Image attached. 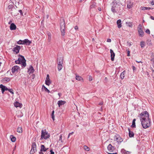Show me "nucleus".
Instances as JSON below:
<instances>
[{"mask_svg": "<svg viewBox=\"0 0 154 154\" xmlns=\"http://www.w3.org/2000/svg\"><path fill=\"white\" fill-rule=\"evenodd\" d=\"M20 46L16 45V47H14L13 50V51L16 53V54H17L20 49Z\"/></svg>", "mask_w": 154, "mask_h": 154, "instance_id": "nucleus-10", "label": "nucleus"}, {"mask_svg": "<svg viewBox=\"0 0 154 154\" xmlns=\"http://www.w3.org/2000/svg\"><path fill=\"white\" fill-rule=\"evenodd\" d=\"M146 32L148 34H149L150 33V30L148 29H147L146 30Z\"/></svg>", "mask_w": 154, "mask_h": 154, "instance_id": "nucleus-44", "label": "nucleus"}, {"mask_svg": "<svg viewBox=\"0 0 154 154\" xmlns=\"http://www.w3.org/2000/svg\"><path fill=\"white\" fill-rule=\"evenodd\" d=\"M73 132H72L71 133H70L69 134V135H68V138H69V136L71 135H72L73 134Z\"/></svg>", "mask_w": 154, "mask_h": 154, "instance_id": "nucleus-54", "label": "nucleus"}, {"mask_svg": "<svg viewBox=\"0 0 154 154\" xmlns=\"http://www.w3.org/2000/svg\"><path fill=\"white\" fill-rule=\"evenodd\" d=\"M36 145L35 143L33 142L32 143V148L30 152V154H33L36 151Z\"/></svg>", "mask_w": 154, "mask_h": 154, "instance_id": "nucleus-6", "label": "nucleus"}, {"mask_svg": "<svg viewBox=\"0 0 154 154\" xmlns=\"http://www.w3.org/2000/svg\"><path fill=\"white\" fill-rule=\"evenodd\" d=\"M17 44L20 45L23 44V41L20 40L19 41L17 42Z\"/></svg>", "mask_w": 154, "mask_h": 154, "instance_id": "nucleus-42", "label": "nucleus"}, {"mask_svg": "<svg viewBox=\"0 0 154 154\" xmlns=\"http://www.w3.org/2000/svg\"><path fill=\"white\" fill-rule=\"evenodd\" d=\"M60 30L61 35L64 36L65 35V22L64 20H62L60 23Z\"/></svg>", "mask_w": 154, "mask_h": 154, "instance_id": "nucleus-5", "label": "nucleus"}, {"mask_svg": "<svg viewBox=\"0 0 154 154\" xmlns=\"http://www.w3.org/2000/svg\"><path fill=\"white\" fill-rule=\"evenodd\" d=\"M135 121H136V119H134L132 121V125L131 126L133 128H135L136 127V125H135Z\"/></svg>", "mask_w": 154, "mask_h": 154, "instance_id": "nucleus-29", "label": "nucleus"}, {"mask_svg": "<svg viewBox=\"0 0 154 154\" xmlns=\"http://www.w3.org/2000/svg\"><path fill=\"white\" fill-rule=\"evenodd\" d=\"M99 105H102L103 104V102H100L99 104Z\"/></svg>", "mask_w": 154, "mask_h": 154, "instance_id": "nucleus-59", "label": "nucleus"}, {"mask_svg": "<svg viewBox=\"0 0 154 154\" xmlns=\"http://www.w3.org/2000/svg\"><path fill=\"white\" fill-rule=\"evenodd\" d=\"M107 149L109 151L112 152L115 149V147L114 146H112L111 144H110L107 146Z\"/></svg>", "mask_w": 154, "mask_h": 154, "instance_id": "nucleus-13", "label": "nucleus"}, {"mask_svg": "<svg viewBox=\"0 0 154 154\" xmlns=\"http://www.w3.org/2000/svg\"><path fill=\"white\" fill-rule=\"evenodd\" d=\"M43 151H40L39 152V154H44L43 152Z\"/></svg>", "mask_w": 154, "mask_h": 154, "instance_id": "nucleus-56", "label": "nucleus"}, {"mask_svg": "<svg viewBox=\"0 0 154 154\" xmlns=\"http://www.w3.org/2000/svg\"><path fill=\"white\" fill-rule=\"evenodd\" d=\"M0 88L1 89L2 91V94H4V92L6 91H8V88L2 84L0 85Z\"/></svg>", "mask_w": 154, "mask_h": 154, "instance_id": "nucleus-12", "label": "nucleus"}, {"mask_svg": "<svg viewBox=\"0 0 154 154\" xmlns=\"http://www.w3.org/2000/svg\"><path fill=\"white\" fill-rule=\"evenodd\" d=\"M132 67L134 71L136 69V68L134 66H133Z\"/></svg>", "mask_w": 154, "mask_h": 154, "instance_id": "nucleus-55", "label": "nucleus"}, {"mask_svg": "<svg viewBox=\"0 0 154 154\" xmlns=\"http://www.w3.org/2000/svg\"><path fill=\"white\" fill-rule=\"evenodd\" d=\"M58 95L59 96V97H60L61 95V93H58Z\"/></svg>", "mask_w": 154, "mask_h": 154, "instance_id": "nucleus-61", "label": "nucleus"}, {"mask_svg": "<svg viewBox=\"0 0 154 154\" xmlns=\"http://www.w3.org/2000/svg\"><path fill=\"white\" fill-rule=\"evenodd\" d=\"M10 3H11V4L8 6V9L11 10L14 7V8L13 5H14V3H16V1L15 0H10Z\"/></svg>", "mask_w": 154, "mask_h": 154, "instance_id": "nucleus-8", "label": "nucleus"}, {"mask_svg": "<svg viewBox=\"0 0 154 154\" xmlns=\"http://www.w3.org/2000/svg\"><path fill=\"white\" fill-rule=\"evenodd\" d=\"M141 9L142 10L145 11L147 10H149L151 9V8L149 7H141Z\"/></svg>", "mask_w": 154, "mask_h": 154, "instance_id": "nucleus-33", "label": "nucleus"}, {"mask_svg": "<svg viewBox=\"0 0 154 154\" xmlns=\"http://www.w3.org/2000/svg\"><path fill=\"white\" fill-rule=\"evenodd\" d=\"M108 154H117L116 153H108Z\"/></svg>", "mask_w": 154, "mask_h": 154, "instance_id": "nucleus-62", "label": "nucleus"}, {"mask_svg": "<svg viewBox=\"0 0 154 154\" xmlns=\"http://www.w3.org/2000/svg\"><path fill=\"white\" fill-rule=\"evenodd\" d=\"M92 80V79L91 76H90L89 78V81H91Z\"/></svg>", "mask_w": 154, "mask_h": 154, "instance_id": "nucleus-47", "label": "nucleus"}, {"mask_svg": "<svg viewBox=\"0 0 154 154\" xmlns=\"http://www.w3.org/2000/svg\"><path fill=\"white\" fill-rule=\"evenodd\" d=\"M128 130L129 131V136L130 137H134V134L133 132L131 131H130V129L128 128Z\"/></svg>", "mask_w": 154, "mask_h": 154, "instance_id": "nucleus-23", "label": "nucleus"}, {"mask_svg": "<svg viewBox=\"0 0 154 154\" xmlns=\"http://www.w3.org/2000/svg\"><path fill=\"white\" fill-rule=\"evenodd\" d=\"M117 23L118 25V27L119 28H120L122 27V26L121 23V20H117Z\"/></svg>", "mask_w": 154, "mask_h": 154, "instance_id": "nucleus-26", "label": "nucleus"}, {"mask_svg": "<svg viewBox=\"0 0 154 154\" xmlns=\"http://www.w3.org/2000/svg\"><path fill=\"white\" fill-rule=\"evenodd\" d=\"M48 149V148H46L44 145H42L41 146V149L40 150V151L46 152Z\"/></svg>", "mask_w": 154, "mask_h": 154, "instance_id": "nucleus-20", "label": "nucleus"}, {"mask_svg": "<svg viewBox=\"0 0 154 154\" xmlns=\"http://www.w3.org/2000/svg\"><path fill=\"white\" fill-rule=\"evenodd\" d=\"M18 11L19 12V13L20 14L21 16H23V12L21 10H20Z\"/></svg>", "mask_w": 154, "mask_h": 154, "instance_id": "nucleus-43", "label": "nucleus"}, {"mask_svg": "<svg viewBox=\"0 0 154 154\" xmlns=\"http://www.w3.org/2000/svg\"><path fill=\"white\" fill-rule=\"evenodd\" d=\"M147 44H148L149 45H152V43L151 42V41H149V43H147Z\"/></svg>", "mask_w": 154, "mask_h": 154, "instance_id": "nucleus-57", "label": "nucleus"}, {"mask_svg": "<svg viewBox=\"0 0 154 154\" xmlns=\"http://www.w3.org/2000/svg\"><path fill=\"white\" fill-rule=\"evenodd\" d=\"M11 80V79L10 78L8 77H5L3 79H2L3 82L6 81V82H9Z\"/></svg>", "mask_w": 154, "mask_h": 154, "instance_id": "nucleus-28", "label": "nucleus"}, {"mask_svg": "<svg viewBox=\"0 0 154 154\" xmlns=\"http://www.w3.org/2000/svg\"><path fill=\"white\" fill-rule=\"evenodd\" d=\"M45 82V84L48 85H49L51 83V81L50 79L49 75L48 74L47 75Z\"/></svg>", "mask_w": 154, "mask_h": 154, "instance_id": "nucleus-11", "label": "nucleus"}, {"mask_svg": "<svg viewBox=\"0 0 154 154\" xmlns=\"http://www.w3.org/2000/svg\"><path fill=\"white\" fill-rule=\"evenodd\" d=\"M50 137V134L46 131V129L42 130L40 140H42L43 139L46 140L49 138Z\"/></svg>", "mask_w": 154, "mask_h": 154, "instance_id": "nucleus-3", "label": "nucleus"}, {"mask_svg": "<svg viewBox=\"0 0 154 154\" xmlns=\"http://www.w3.org/2000/svg\"><path fill=\"white\" fill-rule=\"evenodd\" d=\"M16 26L14 23H12L11 24L10 26V29L11 30H15L16 29Z\"/></svg>", "mask_w": 154, "mask_h": 154, "instance_id": "nucleus-21", "label": "nucleus"}, {"mask_svg": "<svg viewBox=\"0 0 154 154\" xmlns=\"http://www.w3.org/2000/svg\"><path fill=\"white\" fill-rule=\"evenodd\" d=\"M62 136L61 135H60L59 137V141H60L61 142H62Z\"/></svg>", "mask_w": 154, "mask_h": 154, "instance_id": "nucleus-48", "label": "nucleus"}, {"mask_svg": "<svg viewBox=\"0 0 154 154\" xmlns=\"http://www.w3.org/2000/svg\"><path fill=\"white\" fill-rule=\"evenodd\" d=\"M110 52L111 53V59L112 61H113L114 60V57L115 56V54L112 49H110Z\"/></svg>", "mask_w": 154, "mask_h": 154, "instance_id": "nucleus-16", "label": "nucleus"}, {"mask_svg": "<svg viewBox=\"0 0 154 154\" xmlns=\"http://www.w3.org/2000/svg\"><path fill=\"white\" fill-rule=\"evenodd\" d=\"M98 10L99 11H101V8H98Z\"/></svg>", "mask_w": 154, "mask_h": 154, "instance_id": "nucleus-63", "label": "nucleus"}, {"mask_svg": "<svg viewBox=\"0 0 154 154\" xmlns=\"http://www.w3.org/2000/svg\"><path fill=\"white\" fill-rule=\"evenodd\" d=\"M54 111L53 110L51 113V118L53 121L54 120Z\"/></svg>", "mask_w": 154, "mask_h": 154, "instance_id": "nucleus-38", "label": "nucleus"}, {"mask_svg": "<svg viewBox=\"0 0 154 154\" xmlns=\"http://www.w3.org/2000/svg\"><path fill=\"white\" fill-rule=\"evenodd\" d=\"M23 42V45L26 44L27 45H29L31 43V42L27 39H25Z\"/></svg>", "mask_w": 154, "mask_h": 154, "instance_id": "nucleus-18", "label": "nucleus"}, {"mask_svg": "<svg viewBox=\"0 0 154 154\" xmlns=\"http://www.w3.org/2000/svg\"><path fill=\"white\" fill-rule=\"evenodd\" d=\"M34 69L32 65L30 66V67L28 68L27 72L29 74L32 73L34 72Z\"/></svg>", "mask_w": 154, "mask_h": 154, "instance_id": "nucleus-14", "label": "nucleus"}, {"mask_svg": "<svg viewBox=\"0 0 154 154\" xmlns=\"http://www.w3.org/2000/svg\"><path fill=\"white\" fill-rule=\"evenodd\" d=\"M47 34L48 37H51V33L50 32H47Z\"/></svg>", "mask_w": 154, "mask_h": 154, "instance_id": "nucleus-46", "label": "nucleus"}, {"mask_svg": "<svg viewBox=\"0 0 154 154\" xmlns=\"http://www.w3.org/2000/svg\"><path fill=\"white\" fill-rule=\"evenodd\" d=\"M51 37H48V39L49 42H50L51 40Z\"/></svg>", "mask_w": 154, "mask_h": 154, "instance_id": "nucleus-53", "label": "nucleus"}, {"mask_svg": "<svg viewBox=\"0 0 154 154\" xmlns=\"http://www.w3.org/2000/svg\"><path fill=\"white\" fill-rule=\"evenodd\" d=\"M138 31L139 36L143 37L144 35V32L142 30V26L141 24H139L138 27Z\"/></svg>", "mask_w": 154, "mask_h": 154, "instance_id": "nucleus-7", "label": "nucleus"}, {"mask_svg": "<svg viewBox=\"0 0 154 154\" xmlns=\"http://www.w3.org/2000/svg\"><path fill=\"white\" fill-rule=\"evenodd\" d=\"M17 131L19 133H22V129L21 127H18L17 130Z\"/></svg>", "mask_w": 154, "mask_h": 154, "instance_id": "nucleus-30", "label": "nucleus"}, {"mask_svg": "<svg viewBox=\"0 0 154 154\" xmlns=\"http://www.w3.org/2000/svg\"><path fill=\"white\" fill-rule=\"evenodd\" d=\"M75 79L76 80H79V81H83V79L79 75H76L75 77Z\"/></svg>", "mask_w": 154, "mask_h": 154, "instance_id": "nucleus-25", "label": "nucleus"}, {"mask_svg": "<svg viewBox=\"0 0 154 154\" xmlns=\"http://www.w3.org/2000/svg\"><path fill=\"white\" fill-rule=\"evenodd\" d=\"M149 114L147 111H143L139 114V117L140 120L148 119L149 118Z\"/></svg>", "mask_w": 154, "mask_h": 154, "instance_id": "nucleus-4", "label": "nucleus"}, {"mask_svg": "<svg viewBox=\"0 0 154 154\" xmlns=\"http://www.w3.org/2000/svg\"><path fill=\"white\" fill-rule=\"evenodd\" d=\"M8 91H9L12 94H14V93L13 92V90L12 89H8Z\"/></svg>", "mask_w": 154, "mask_h": 154, "instance_id": "nucleus-41", "label": "nucleus"}, {"mask_svg": "<svg viewBox=\"0 0 154 154\" xmlns=\"http://www.w3.org/2000/svg\"><path fill=\"white\" fill-rule=\"evenodd\" d=\"M19 56L20 57H19L17 60L15 61V63L16 64H20L22 65V67L23 68H24L26 66V60L24 57L20 54Z\"/></svg>", "mask_w": 154, "mask_h": 154, "instance_id": "nucleus-1", "label": "nucleus"}, {"mask_svg": "<svg viewBox=\"0 0 154 154\" xmlns=\"http://www.w3.org/2000/svg\"><path fill=\"white\" fill-rule=\"evenodd\" d=\"M133 5V3L130 1L127 2V8H128L130 9L132 8Z\"/></svg>", "mask_w": 154, "mask_h": 154, "instance_id": "nucleus-15", "label": "nucleus"}, {"mask_svg": "<svg viewBox=\"0 0 154 154\" xmlns=\"http://www.w3.org/2000/svg\"><path fill=\"white\" fill-rule=\"evenodd\" d=\"M66 102L65 101L59 100L57 104H58L59 106L60 107V106L64 104Z\"/></svg>", "mask_w": 154, "mask_h": 154, "instance_id": "nucleus-24", "label": "nucleus"}, {"mask_svg": "<svg viewBox=\"0 0 154 154\" xmlns=\"http://www.w3.org/2000/svg\"><path fill=\"white\" fill-rule=\"evenodd\" d=\"M43 88H44L45 91L47 92L48 93H49L50 92L49 90H48L44 85H43L42 86V89Z\"/></svg>", "mask_w": 154, "mask_h": 154, "instance_id": "nucleus-32", "label": "nucleus"}, {"mask_svg": "<svg viewBox=\"0 0 154 154\" xmlns=\"http://www.w3.org/2000/svg\"><path fill=\"white\" fill-rule=\"evenodd\" d=\"M150 17L151 18V19H154V17L152 16H150Z\"/></svg>", "mask_w": 154, "mask_h": 154, "instance_id": "nucleus-64", "label": "nucleus"}, {"mask_svg": "<svg viewBox=\"0 0 154 154\" xmlns=\"http://www.w3.org/2000/svg\"><path fill=\"white\" fill-rule=\"evenodd\" d=\"M75 29H78V27L77 26H75Z\"/></svg>", "mask_w": 154, "mask_h": 154, "instance_id": "nucleus-58", "label": "nucleus"}, {"mask_svg": "<svg viewBox=\"0 0 154 154\" xmlns=\"http://www.w3.org/2000/svg\"><path fill=\"white\" fill-rule=\"evenodd\" d=\"M63 59H59V61L58 62V64H62L63 63Z\"/></svg>", "mask_w": 154, "mask_h": 154, "instance_id": "nucleus-40", "label": "nucleus"}, {"mask_svg": "<svg viewBox=\"0 0 154 154\" xmlns=\"http://www.w3.org/2000/svg\"><path fill=\"white\" fill-rule=\"evenodd\" d=\"M49 17V15L47 14L46 16V17H45V18L48 19Z\"/></svg>", "mask_w": 154, "mask_h": 154, "instance_id": "nucleus-60", "label": "nucleus"}, {"mask_svg": "<svg viewBox=\"0 0 154 154\" xmlns=\"http://www.w3.org/2000/svg\"><path fill=\"white\" fill-rule=\"evenodd\" d=\"M32 79H34L35 77V75L34 74H33L32 75Z\"/></svg>", "mask_w": 154, "mask_h": 154, "instance_id": "nucleus-51", "label": "nucleus"}, {"mask_svg": "<svg viewBox=\"0 0 154 154\" xmlns=\"http://www.w3.org/2000/svg\"><path fill=\"white\" fill-rule=\"evenodd\" d=\"M115 140L118 143H120L123 140L119 136H115Z\"/></svg>", "mask_w": 154, "mask_h": 154, "instance_id": "nucleus-9", "label": "nucleus"}, {"mask_svg": "<svg viewBox=\"0 0 154 154\" xmlns=\"http://www.w3.org/2000/svg\"><path fill=\"white\" fill-rule=\"evenodd\" d=\"M126 24L127 25V26L130 27H131L132 26V24L130 22H126Z\"/></svg>", "mask_w": 154, "mask_h": 154, "instance_id": "nucleus-36", "label": "nucleus"}, {"mask_svg": "<svg viewBox=\"0 0 154 154\" xmlns=\"http://www.w3.org/2000/svg\"><path fill=\"white\" fill-rule=\"evenodd\" d=\"M140 45L141 48L144 47L145 45V43L144 42H141L140 43Z\"/></svg>", "mask_w": 154, "mask_h": 154, "instance_id": "nucleus-35", "label": "nucleus"}, {"mask_svg": "<svg viewBox=\"0 0 154 154\" xmlns=\"http://www.w3.org/2000/svg\"><path fill=\"white\" fill-rule=\"evenodd\" d=\"M127 56H130V51H128Z\"/></svg>", "mask_w": 154, "mask_h": 154, "instance_id": "nucleus-52", "label": "nucleus"}, {"mask_svg": "<svg viewBox=\"0 0 154 154\" xmlns=\"http://www.w3.org/2000/svg\"><path fill=\"white\" fill-rule=\"evenodd\" d=\"M96 4V2L92 1H91L90 7V10H91L92 9L95 8Z\"/></svg>", "mask_w": 154, "mask_h": 154, "instance_id": "nucleus-17", "label": "nucleus"}, {"mask_svg": "<svg viewBox=\"0 0 154 154\" xmlns=\"http://www.w3.org/2000/svg\"><path fill=\"white\" fill-rule=\"evenodd\" d=\"M150 3L152 5H154V0H152Z\"/></svg>", "mask_w": 154, "mask_h": 154, "instance_id": "nucleus-45", "label": "nucleus"}, {"mask_svg": "<svg viewBox=\"0 0 154 154\" xmlns=\"http://www.w3.org/2000/svg\"><path fill=\"white\" fill-rule=\"evenodd\" d=\"M116 7L112 6L111 8V11L113 13H116L117 12L115 9Z\"/></svg>", "mask_w": 154, "mask_h": 154, "instance_id": "nucleus-37", "label": "nucleus"}, {"mask_svg": "<svg viewBox=\"0 0 154 154\" xmlns=\"http://www.w3.org/2000/svg\"><path fill=\"white\" fill-rule=\"evenodd\" d=\"M10 138L11 139V140L12 142H15L16 140V138L15 137H14L13 135H11L10 136Z\"/></svg>", "mask_w": 154, "mask_h": 154, "instance_id": "nucleus-27", "label": "nucleus"}, {"mask_svg": "<svg viewBox=\"0 0 154 154\" xmlns=\"http://www.w3.org/2000/svg\"><path fill=\"white\" fill-rule=\"evenodd\" d=\"M111 39L110 38L107 39V42H111Z\"/></svg>", "mask_w": 154, "mask_h": 154, "instance_id": "nucleus-50", "label": "nucleus"}, {"mask_svg": "<svg viewBox=\"0 0 154 154\" xmlns=\"http://www.w3.org/2000/svg\"><path fill=\"white\" fill-rule=\"evenodd\" d=\"M84 148L85 150L89 151V148L86 146H84Z\"/></svg>", "mask_w": 154, "mask_h": 154, "instance_id": "nucleus-39", "label": "nucleus"}, {"mask_svg": "<svg viewBox=\"0 0 154 154\" xmlns=\"http://www.w3.org/2000/svg\"><path fill=\"white\" fill-rule=\"evenodd\" d=\"M63 66L62 64H58L57 65V68L58 70L60 71L62 68Z\"/></svg>", "mask_w": 154, "mask_h": 154, "instance_id": "nucleus-31", "label": "nucleus"}, {"mask_svg": "<svg viewBox=\"0 0 154 154\" xmlns=\"http://www.w3.org/2000/svg\"><path fill=\"white\" fill-rule=\"evenodd\" d=\"M121 78V79H123L125 77V71L122 72L120 75Z\"/></svg>", "mask_w": 154, "mask_h": 154, "instance_id": "nucleus-34", "label": "nucleus"}, {"mask_svg": "<svg viewBox=\"0 0 154 154\" xmlns=\"http://www.w3.org/2000/svg\"><path fill=\"white\" fill-rule=\"evenodd\" d=\"M141 123L143 128H146L149 127L150 125L151 120L149 118L148 119H143L140 120Z\"/></svg>", "mask_w": 154, "mask_h": 154, "instance_id": "nucleus-2", "label": "nucleus"}, {"mask_svg": "<svg viewBox=\"0 0 154 154\" xmlns=\"http://www.w3.org/2000/svg\"><path fill=\"white\" fill-rule=\"evenodd\" d=\"M50 152H51V154H54V152L53 151L52 149H51L50 150Z\"/></svg>", "mask_w": 154, "mask_h": 154, "instance_id": "nucleus-49", "label": "nucleus"}, {"mask_svg": "<svg viewBox=\"0 0 154 154\" xmlns=\"http://www.w3.org/2000/svg\"><path fill=\"white\" fill-rule=\"evenodd\" d=\"M18 69H19V66H14L11 69L12 72L14 73L16 71H17Z\"/></svg>", "mask_w": 154, "mask_h": 154, "instance_id": "nucleus-19", "label": "nucleus"}, {"mask_svg": "<svg viewBox=\"0 0 154 154\" xmlns=\"http://www.w3.org/2000/svg\"><path fill=\"white\" fill-rule=\"evenodd\" d=\"M14 106L16 107H21L22 106V104L19 103L18 102L16 101L14 103Z\"/></svg>", "mask_w": 154, "mask_h": 154, "instance_id": "nucleus-22", "label": "nucleus"}]
</instances>
